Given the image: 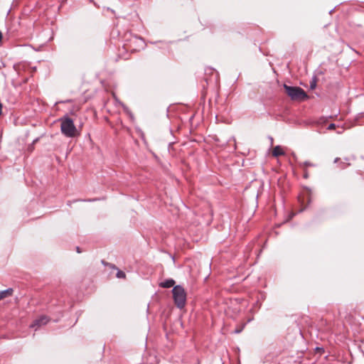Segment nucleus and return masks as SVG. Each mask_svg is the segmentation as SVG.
<instances>
[{"instance_id":"nucleus-1","label":"nucleus","mask_w":364,"mask_h":364,"mask_svg":"<svg viewBox=\"0 0 364 364\" xmlns=\"http://www.w3.org/2000/svg\"><path fill=\"white\" fill-rule=\"evenodd\" d=\"M58 120L60 122V132L65 136L74 138L80 135L73 120L68 115L62 117Z\"/></svg>"},{"instance_id":"nucleus-2","label":"nucleus","mask_w":364,"mask_h":364,"mask_svg":"<svg viewBox=\"0 0 364 364\" xmlns=\"http://www.w3.org/2000/svg\"><path fill=\"white\" fill-rule=\"evenodd\" d=\"M173 299L176 306L178 309H183L186 304V291L181 285L173 287L172 289Z\"/></svg>"},{"instance_id":"nucleus-3","label":"nucleus","mask_w":364,"mask_h":364,"mask_svg":"<svg viewBox=\"0 0 364 364\" xmlns=\"http://www.w3.org/2000/svg\"><path fill=\"white\" fill-rule=\"evenodd\" d=\"M287 94L293 100H304L308 96L305 91L299 87H291L287 85H284Z\"/></svg>"},{"instance_id":"nucleus-4","label":"nucleus","mask_w":364,"mask_h":364,"mask_svg":"<svg viewBox=\"0 0 364 364\" xmlns=\"http://www.w3.org/2000/svg\"><path fill=\"white\" fill-rule=\"evenodd\" d=\"M48 322V318L45 316H43L35 320L33 323L31 325V328H35V330H36L38 327L43 325H46Z\"/></svg>"},{"instance_id":"nucleus-5","label":"nucleus","mask_w":364,"mask_h":364,"mask_svg":"<svg viewBox=\"0 0 364 364\" xmlns=\"http://www.w3.org/2000/svg\"><path fill=\"white\" fill-rule=\"evenodd\" d=\"M174 284L175 281L173 279H168L160 283V287L162 288H170L172 287H175Z\"/></svg>"},{"instance_id":"nucleus-6","label":"nucleus","mask_w":364,"mask_h":364,"mask_svg":"<svg viewBox=\"0 0 364 364\" xmlns=\"http://www.w3.org/2000/svg\"><path fill=\"white\" fill-rule=\"evenodd\" d=\"M284 155V151L280 146H276L272 150V156L278 157Z\"/></svg>"},{"instance_id":"nucleus-7","label":"nucleus","mask_w":364,"mask_h":364,"mask_svg":"<svg viewBox=\"0 0 364 364\" xmlns=\"http://www.w3.org/2000/svg\"><path fill=\"white\" fill-rule=\"evenodd\" d=\"M13 292H14V290L11 288H9L6 290L1 291H0V301L6 297L11 296Z\"/></svg>"},{"instance_id":"nucleus-8","label":"nucleus","mask_w":364,"mask_h":364,"mask_svg":"<svg viewBox=\"0 0 364 364\" xmlns=\"http://www.w3.org/2000/svg\"><path fill=\"white\" fill-rule=\"evenodd\" d=\"M125 273L122 271H118L117 273V277L118 278H125Z\"/></svg>"},{"instance_id":"nucleus-9","label":"nucleus","mask_w":364,"mask_h":364,"mask_svg":"<svg viewBox=\"0 0 364 364\" xmlns=\"http://www.w3.org/2000/svg\"><path fill=\"white\" fill-rule=\"evenodd\" d=\"M304 166L305 167H307V166H314V164H313L312 163L309 162V161H305L304 162L303 164Z\"/></svg>"},{"instance_id":"nucleus-10","label":"nucleus","mask_w":364,"mask_h":364,"mask_svg":"<svg viewBox=\"0 0 364 364\" xmlns=\"http://www.w3.org/2000/svg\"><path fill=\"white\" fill-rule=\"evenodd\" d=\"M316 85V80H314L311 82V85H310V87H311V89H312V90L315 89Z\"/></svg>"},{"instance_id":"nucleus-11","label":"nucleus","mask_w":364,"mask_h":364,"mask_svg":"<svg viewBox=\"0 0 364 364\" xmlns=\"http://www.w3.org/2000/svg\"><path fill=\"white\" fill-rule=\"evenodd\" d=\"M336 128V124H330L328 127V130H333Z\"/></svg>"},{"instance_id":"nucleus-12","label":"nucleus","mask_w":364,"mask_h":364,"mask_svg":"<svg viewBox=\"0 0 364 364\" xmlns=\"http://www.w3.org/2000/svg\"><path fill=\"white\" fill-rule=\"evenodd\" d=\"M134 40H135V41H139V43H141V44H143V41H142V39H141V38H134Z\"/></svg>"},{"instance_id":"nucleus-13","label":"nucleus","mask_w":364,"mask_h":364,"mask_svg":"<svg viewBox=\"0 0 364 364\" xmlns=\"http://www.w3.org/2000/svg\"><path fill=\"white\" fill-rule=\"evenodd\" d=\"M241 331H242V328L235 330V333H240Z\"/></svg>"},{"instance_id":"nucleus-14","label":"nucleus","mask_w":364,"mask_h":364,"mask_svg":"<svg viewBox=\"0 0 364 364\" xmlns=\"http://www.w3.org/2000/svg\"><path fill=\"white\" fill-rule=\"evenodd\" d=\"M2 114V105L0 103V115Z\"/></svg>"},{"instance_id":"nucleus-15","label":"nucleus","mask_w":364,"mask_h":364,"mask_svg":"<svg viewBox=\"0 0 364 364\" xmlns=\"http://www.w3.org/2000/svg\"><path fill=\"white\" fill-rule=\"evenodd\" d=\"M2 38H3V36H2L1 32L0 31V42L1 41Z\"/></svg>"},{"instance_id":"nucleus-16","label":"nucleus","mask_w":364,"mask_h":364,"mask_svg":"<svg viewBox=\"0 0 364 364\" xmlns=\"http://www.w3.org/2000/svg\"><path fill=\"white\" fill-rule=\"evenodd\" d=\"M77 252L78 253H80V252H81V251H80V248H79L78 247H77Z\"/></svg>"},{"instance_id":"nucleus-17","label":"nucleus","mask_w":364,"mask_h":364,"mask_svg":"<svg viewBox=\"0 0 364 364\" xmlns=\"http://www.w3.org/2000/svg\"><path fill=\"white\" fill-rule=\"evenodd\" d=\"M95 200V199H89V200H87L86 201H94Z\"/></svg>"},{"instance_id":"nucleus-18","label":"nucleus","mask_w":364,"mask_h":364,"mask_svg":"<svg viewBox=\"0 0 364 364\" xmlns=\"http://www.w3.org/2000/svg\"><path fill=\"white\" fill-rule=\"evenodd\" d=\"M338 160H339V159H338V158H336V159H335L334 162H335V163H336Z\"/></svg>"},{"instance_id":"nucleus-19","label":"nucleus","mask_w":364,"mask_h":364,"mask_svg":"<svg viewBox=\"0 0 364 364\" xmlns=\"http://www.w3.org/2000/svg\"><path fill=\"white\" fill-rule=\"evenodd\" d=\"M307 176H308V174H307V173L306 172V173H304V177H305V178H307Z\"/></svg>"},{"instance_id":"nucleus-20","label":"nucleus","mask_w":364,"mask_h":364,"mask_svg":"<svg viewBox=\"0 0 364 364\" xmlns=\"http://www.w3.org/2000/svg\"><path fill=\"white\" fill-rule=\"evenodd\" d=\"M68 205H71V201H68Z\"/></svg>"}]
</instances>
